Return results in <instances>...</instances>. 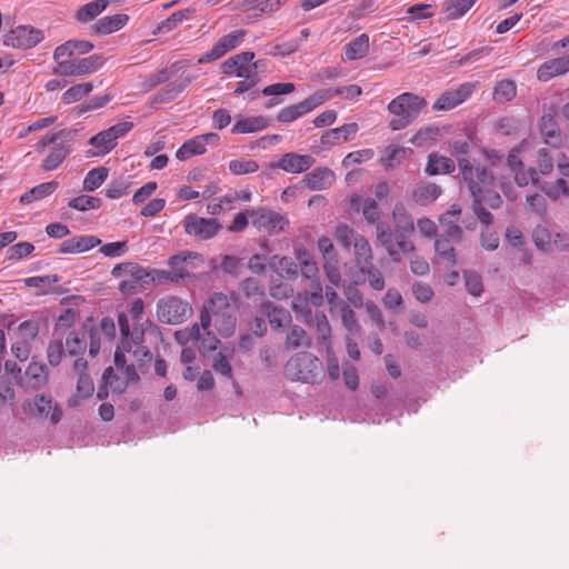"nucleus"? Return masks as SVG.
I'll return each mask as SVG.
<instances>
[{"label": "nucleus", "mask_w": 569, "mask_h": 569, "mask_svg": "<svg viewBox=\"0 0 569 569\" xmlns=\"http://www.w3.org/2000/svg\"><path fill=\"white\" fill-rule=\"evenodd\" d=\"M130 182L123 178L112 180L106 190V197L118 199L129 192Z\"/></svg>", "instance_id": "nucleus-58"}, {"label": "nucleus", "mask_w": 569, "mask_h": 569, "mask_svg": "<svg viewBox=\"0 0 569 569\" xmlns=\"http://www.w3.org/2000/svg\"><path fill=\"white\" fill-rule=\"evenodd\" d=\"M240 290L242 291L246 298H251L254 296L263 297L264 286L260 282V280L248 277L240 282Z\"/></svg>", "instance_id": "nucleus-52"}, {"label": "nucleus", "mask_w": 569, "mask_h": 569, "mask_svg": "<svg viewBox=\"0 0 569 569\" xmlns=\"http://www.w3.org/2000/svg\"><path fill=\"white\" fill-rule=\"evenodd\" d=\"M330 99L329 91H316L305 100L282 108L276 116V120L281 123H290L298 118L311 112L318 106Z\"/></svg>", "instance_id": "nucleus-6"}, {"label": "nucleus", "mask_w": 569, "mask_h": 569, "mask_svg": "<svg viewBox=\"0 0 569 569\" xmlns=\"http://www.w3.org/2000/svg\"><path fill=\"white\" fill-rule=\"evenodd\" d=\"M537 168L542 176H548L553 170L552 157L546 148L537 151Z\"/></svg>", "instance_id": "nucleus-64"}, {"label": "nucleus", "mask_w": 569, "mask_h": 569, "mask_svg": "<svg viewBox=\"0 0 569 569\" xmlns=\"http://www.w3.org/2000/svg\"><path fill=\"white\" fill-rule=\"evenodd\" d=\"M110 0H94L81 6L74 13L78 22L87 23L94 20L109 6Z\"/></svg>", "instance_id": "nucleus-30"}, {"label": "nucleus", "mask_w": 569, "mask_h": 569, "mask_svg": "<svg viewBox=\"0 0 569 569\" xmlns=\"http://www.w3.org/2000/svg\"><path fill=\"white\" fill-rule=\"evenodd\" d=\"M323 271H325V274H326L328 281L332 286L339 288L342 284V278H341V272L339 269V260L338 259L326 261L323 264Z\"/></svg>", "instance_id": "nucleus-61"}, {"label": "nucleus", "mask_w": 569, "mask_h": 569, "mask_svg": "<svg viewBox=\"0 0 569 569\" xmlns=\"http://www.w3.org/2000/svg\"><path fill=\"white\" fill-rule=\"evenodd\" d=\"M315 162V158L309 154L288 152L284 153L276 164H271V167L282 169L287 172L300 173L310 169Z\"/></svg>", "instance_id": "nucleus-16"}, {"label": "nucleus", "mask_w": 569, "mask_h": 569, "mask_svg": "<svg viewBox=\"0 0 569 569\" xmlns=\"http://www.w3.org/2000/svg\"><path fill=\"white\" fill-rule=\"evenodd\" d=\"M199 257H201V256L197 252L183 251L181 253L171 256L168 260V266L171 268V270L174 273L181 274V280L189 279V278L193 277V274H191L189 272L188 267L192 259H196Z\"/></svg>", "instance_id": "nucleus-27"}, {"label": "nucleus", "mask_w": 569, "mask_h": 569, "mask_svg": "<svg viewBox=\"0 0 569 569\" xmlns=\"http://www.w3.org/2000/svg\"><path fill=\"white\" fill-rule=\"evenodd\" d=\"M369 51V37L361 33L343 48V59L356 60L365 57Z\"/></svg>", "instance_id": "nucleus-31"}, {"label": "nucleus", "mask_w": 569, "mask_h": 569, "mask_svg": "<svg viewBox=\"0 0 569 569\" xmlns=\"http://www.w3.org/2000/svg\"><path fill=\"white\" fill-rule=\"evenodd\" d=\"M350 210L353 212L362 211L363 218L368 224L377 226L378 223H382L381 210L378 207L377 200L373 198L363 199L359 194H353L350 198Z\"/></svg>", "instance_id": "nucleus-15"}, {"label": "nucleus", "mask_w": 569, "mask_h": 569, "mask_svg": "<svg viewBox=\"0 0 569 569\" xmlns=\"http://www.w3.org/2000/svg\"><path fill=\"white\" fill-rule=\"evenodd\" d=\"M237 318L230 308L228 312L219 315L212 319V326L217 329L218 333L224 338L230 337L236 329Z\"/></svg>", "instance_id": "nucleus-36"}, {"label": "nucleus", "mask_w": 569, "mask_h": 569, "mask_svg": "<svg viewBox=\"0 0 569 569\" xmlns=\"http://www.w3.org/2000/svg\"><path fill=\"white\" fill-rule=\"evenodd\" d=\"M49 381V371L44 363L31 361L24 371L20 388L24 391H38Z\"/></svg>", "instance_id": "nucleus-12"}, {"label": "nucleus", "mask_w": 569, "mask_h": 569, "mask_svg": "<svg viewBox=\"0 0 569 569\" xmlns=\"http://www.w3.org/2000/svg\"><path fill=\"white\" fill-rule=\"evenodd\" d=\"M93 49V43L87 40H68L58 46L53 52V59L58 61L63 57H72L73 54H84Z\"/></svg>", "instance_id": "nucleus-24"}, {"label": "nucleus", "mask_w": 569, "mask_h": 569, "mask_svg": "<svg viewBox=\"0 0 569 569\" xmlns=\"http://www.w3.org/2000/svg\"><path fill=\"white\" fill-rule=\"evenodd\" d=\"M157 318L166 325H180L192 316L191 305L177 296H166L156 306Z\"/></svg>", "instance_id": "nucleus-3"}, {"label": "nucleus", "mask_w": 569, "mask_h": 569, "mask_svg": "<svg viewBox=\"0 0 569 569\" xmlns=\"http://www.w3.org/2000/svg\"><path fill=\"white\" fill-rule=\"evenodd\" d=\"M254 52L244 51L228 58L221 64L222 72L226 74L236 73L237 77H243L247 71H251L249 63L253 60Z\"/></svg>", "instance_id": "nucleus-19"}, {"label": "nucleus", "mask_w": 569, "mask_h": 569, "mask_svg": "<svg viewBox=\"0 0 569 569\" xmlns=\"http://www.w3.org/2000/svg\"><path fill=\"white\" fill-rule=\"evenodd\" d=\"M341 320L343 327L349 332L359 333L361 331V326L357 320L356 312L347 305L341 308Z\"/></svg>", "instance_id": "nucleus-60"}, {"label": "nucleus", "mask_w": 569, "mask_h": 569, "mask_svg": "<svg viewBox=\"0 0 569 569\" xmlns=\"http://www.w3.org/2000/svg\"><path fill=\"white\" fill-rule=\"evenodd\" d=\"M199 329H202L199 323H193L191 327L177 330L173 333L174 340L181 345L187 346L190 341H196L199 338Z\"/></svg>", "instance_id": "nucleus-55"}, {"label": "nucleus", "mask_w": 569, "mask_h": 569, "mask_svg": "<svg viewBox=\"0 0 569 569\" xmlns=\"http://www.w3.org/2000/svg\"><path fill=\"white\" fill-rule=\"evenodd\" d=\"M22 409L39 420L50 419L52 425H58L63 416L61 406L53 403L52 397L44 393H38L32 399L24 400Z\"/></svg>", "instance_id": "nucleus-4"}, {"label": "nucleus", "mask_w": 569, "mask_h": 569, "mask_svg": "<svg viewBox=\"0 0 569 569\" xmlns=\"http://www.w3.org/2000/svg\"><path fill=\"white\" fill-rule=\"evenodd\" d=\"M247 212L251 218L253 227L258 230L263 229L269 233L282 231L284 224L288 223V220L282 214L270 209H247Z\"/></svg>", "instance_id": "nucleus-8"}, {"label": "nucleus", "mask_w": 569, "mask_h": 569, "mask_svg": "<svg viewBox=\"0 0 569 569\" xmlns=\"http://www.w3.org/2000/svg\"><path fill=\"white\" fill-rule=\"evenodd\" d=\"M455 162L451 158L431 152L428 156L425 172L429 176L449 174L455 171Z\"/></svg>", "instance_id": "nucleus-26"}, {"label": "nucleus", "mask_w": 569, "mask_h": 569, "mask_svg": "<svg viewBox=\"0 0 569 569\" xmlns=\"http://www.w3.org/2000/svg\"><path fill=\"white\" fill-rule=\"evenodd\" d=\"M183 226L186 233L193 234L202 240L214 237L222 228L217 219L201 218L193 213L184 218Z\"/></svg>", "instance_id": "nucleus-9"}, {"label": "nucleus", "mask_w": 569, "mask_h": 569, "mask_svg": "<svg viewBox=\"0 0 569 569\" xmlns=\"http://www.w3.org/2000/svg\"><path fill=\"white\" fill-rule=\"evenodd\" d=\"M477 0H447L443 3V11L447 19H457L463 16Z\"/></svg>", "instance_id": "nucleus-41"}, {"label": "nucleus", "mask_w": 569, "mask_h": 569, "mask_svg": "<svg viewBox=\"0 0 569 569\" xmlns=\"http://www.w3.org/2000/svg\"><path fill=\"white\" fill-rule=\"evenodd\" d=\"M435 250L442 259L447 260L451 266H455L457 263L455 248L452 247L451 241L447 239V237H437L435 241Z\"/></svg>", "instance_id": "nucleus-49"}, {"label": "nucleus", "mask_w": 569, "mask_h": 569, "mask_svg": "<svg viewBox=\"0 0 569 569\" xmlns=\"http://www.w3.org/2000/svg\"><path fill=\"white\" fill-rule=\"evenodd\" d=\"M207 151V148L201 140L200 136H197L192 139L187 140L177 151L176 157L184 161L192 156L203 154Z\"/></svg>", "instance_id": "nucleus-37"}, {"label": "nucleus", "mask_w": 569, "mask_h": 569, "mask_svg": "<svg viewBox=\"0 0 569 569\" xmlns=\"http://www.w3.org/2000/svg\"><path fill=\"white\" fill-rule=\"evenodd\" d=\"M356 122L346 123L339 128L326 130L321 136V143L323 146H333L340 141H348L350 136L358 131Z\"/></svg>", "instance_id": "nucleus-25"}, {"label": "nucleus", "mask_w": 569, "mask_h": 569, "mask_svg": "<svg viewBox=\"0 0 569 569\" xmlns=\"http://www.w3.org/2000/svg\"><path fill=\"white\" fill-rule=\"evenodd\" d=\"M539 190L552 200L559 199L560 196L569 197V186L563 178L557 179L555 183L543 181Z\"/></svg>", "instance_id": "nucleus-46"}, {"label": "nucleus", "mask_w": 569, "mask_h": 569, "mask_svg": "<svg viewBox=\"0 0 569 569\" xmlns=\"http://www.w3.org/2000/svg\"><path fill=\"white\" fill-rule=\"evenodd\" d=\"M59 183L57 181H49L40 183L33 188H31L29 191L24 192L20 197V202L24 204H29L36 200H40L49 194H51L57 188Z\"/></svg>", "instance_id": "nucleus-34"}, {"label": "nucleus", "mask_w": 569, "mask_h": 569, "mask_svg": "<svg viewBox=\"0 0 569 569\" xmlns=\"http://www.w3.org/2000/svg\"><path fill=\"white\" fill-rule=\"evenodd\" d=\"M462 179L468 183L471 196L481 193L480 183L473 178V167L467 158H457Z\"/></svg>", "instance_id": "nucleus-43"}, {"label": "nucleus", "mask_w": 569, "mask_h": 569, "mask_svg": "<svg viewBox=\"0 0 569 569\" xmlns=\"http://www.w3.org/2000/svg\"><path fill=\"white\" fill-rule=\"evenodd\" d=\"M312 343L311 338L307 331L300 326H292L286 337L284 346L287 349H298L299 347H310Z\"/></svg>", "instance_id": "nucleus-39"}, {"label": "nucleus", "mask_w": 569, "mask_h": 569, "mask_svg": "<svg viewBox=\"0 0 569 569\" xmlns=\"http://www.w3.org/2000/svg\"><path fill=\"white\" fill-rule=\"evenodd\" d=\"M93 86L90 82L72 86L63 92L62 100L64 103L70 104L72 102L81 100L84 96L91 92Z\"/></svg>", "instance_id": "nucleus-50"}, {"label": "nucleus", "mask_w": 569, "mask_h": 569, "mask_svg": "<svg viewBox=\"0 0 569 569\" xmlns=\"http://www.w3.org/2000/svg\"><path fill=\"white\" fill-rule=\"evenodd\" d=\"M427 106L425 98L411 92H403L392 99L387 109L393 114L389 121V128L393 131L401 130L411 124L419 116L421 109Z\"/></svg>", "instance_id": "nucleus-1"}, {"label": "nucleus", "mask_w": 569, "mask_h": 569, "mask_svg": "<svg viewBox=\"0 0 569 569\" xmlns=\"http://www.w3.org/2000/svg\"><path fill=\"white\" fill-rule=\"evenodd\" d=\"M196 342H198V350L202 356L217 350L220 345V340L210 329H199V338L196 339Z\"/></svg>", "instance_id": "nucleus-44"}, {"label": "nucleus", "mask_w": 569, "mask_h": 569, "mask_svg": "<svg viewBox=\"0 0 569 569\" xmlns=\"http://www.w3.org/2000/svg\"><path fill=\"white\" fill-rule=\"evenodd\" d=\"M269 126V120L262 116L239 119L233 124L232 133H253Z\"/></svg>", "instance_id": "nucleus-32"}, {"label": "nucleus", "mask_w": 569, "mask_h": 569, "mask_svg": "<svg viewBox=\"0 0 569 569\" xmlns=\"http://www.w3.org/2000/svg\"><path fill=\"white\" fill-rule=\"evenodd\" d=\"M34 250V246L31 242H19L11 246L7 251V258L9 260H20L22 258L28 257Z\"/></svg>", "instance_id": "nucleus-62"}, {"label": "nucleus", "mask_w": 569, "mask_h": 569, "mask_svg": "<svg viewBox=\"0 0 569 569\" xmlns=\"http://www.w3.org/2000/svg\"><path fill=\"white\" fill-rule=\"evenodd\" d=\"M70 147L63 143L57 144L43 159L41 168L44 171L57 169L70 153Z\"/></svg>", "instance_id": "nucleus-35"}, {"label": "nucleus", "mask_w": 569, "mask_h": 569, "mask_svg": "<svg viewBox=\"0 0 569 569\" xmlns=\"http://www.w3.org/2000/svg\"><path fill=\"white\" fill-rule=\"evenodd\" d=\"M353 251L357 263L362 264L360 270L365 273L366 266L370 264L372 260V250L369 241L363 236H357L356 241L353 242Z\"/></svg>", "instance_id": "nucleus-38"}, {"label": "nucleus", "mask_w": 569, "mask_h": 569, "mask_svg": "<svg viewBox=\"0 0 569 569\" xmlns=\"http://www.w3.org/2000/svg\"><path fill=\"white\" fill-rule=\"evenodd\" d=\"M109 169L106 167H98L90 170L83 180V189L86 191H94L106 181Z\"/></svg>", "instance_id": "nucleus-45"}, {"label": "nucleus", "mask_w": 569, "mask_h": 569, "mask_svg": "<svg viewBox=\"0 0 569 569\" xmlns=\"http://www.w3.org/2000/svg\"><path fill=\"white\" fill-rule=\"evenodd\" d=\"M557 111L552 107L550 112L543 113L538 121L539 133L546 144L559 148L562 144L561 129L556 120Z\"/></svg>", "instance_id": "nucleus-11"}, {"label": "nucleus", "mask_w": 569, "mask_h": 569, "mask_svg": "<svg viewBox=\"0 0 569 569\" xmlns=\"http://www.w3.org/2000/svg\"><path fill=\"white\" fill-rule=\"evenodd\" d=\"M101 243L96 236H80L64 240L59 248V252L63 254L80 253L88 251Z\"/></svg>", "instance_id": "nucleus-21"}, {"label": "nucleus", "mask_w": 569, "mask_h": 569, "mask_svg": "<svg viewBox=\"0 0 569 569\" xmlns=\"http://www.w3.org/2000/svg\"><path fill=\"white\" fill-rule=\"evenodd\" d=\"M440 130L437 126H426L419 129L416 134L410 139L411 143L421 147L428 141L435 140Z\"/></svg>", "instance_id": "nucleus-54"}, {"label": "nucleus", "mask_w": 569, "mask_h": 569, "mask_svg": "<svg viewBox=\"0 0 569 569\" xmlns=\"http://www.w3.org/2000/svg\"><path fill=\"white\" fill-rule=\"evenodd\" d=\"M101 204H102V201L100 198H96V197H91V196H87V194H81L79 197H76V198L71 199L68 203V206L70 208H73V209H77L80 211H86L88 209H98L101 207Z\"/></svg>", "instance_id": "nucleus-53"}, {"label": "nucleus", "mask_w": 569, "mask_h": 569, "mask_svg": "<svg viewBox=\"0 0 569 569\" xmlns=\"http://www.w3.org/2000/svg\"><path fill=\"white\" fill-rule=\"evenodd\" d=\"M333 236L345 249L350 250L358 234H356L351 227L346 223H341L336 227Z\"/></svg>", "instance_id": "nucleus-51"}, {"label": "nucleus", "mask_w": 569, "mask_h": 569, "mask_svg": "<svg viewBox=\"0 0 569 569\" xmlns=\"http://www.w3.org/2000/svg\"><path fill=\"white\" fill-rule=\"evenodd\" d=\"M475 86L470 82L460 84L457 89L447 90L433 103V110H451L466 101L473 92Z\"/></svg>", "instance_id": "nucleus-13"}, {"label": "nucleus", "mask_w": 569, "mask_h": 569, "mask_svg": "<svg viewBox=\"0 0 569 569\" xmlns=\"http://www.w3.org/2000/svg\"><path fill=\"white\" fill-rule=\"evenodd\" d=\"M278 274L282 278L295 280L298 277V262L290 257H281L279 259Z\"/></svg>", "instance_id": "nucleus-57"}, {"label": "nucleus", "mask_w": 569, "mask_h": 569, "mask_svg": "<svg viewBox=\"0 0 569 569\" xmlns=\"http://www.w3.org/2000/svg\"><path fill=\"white\" fill-rule=\"evenodd\" d=\"M567 71H569V54L546 61L539 67L537 76L540 81L547 82L551 78L563 74Z\"/></svg>", "instance_id": "nucleus-23"}, {"label": "nucleus", "mask_w": 569, "mask_h": 569, "mask_svg": "<svg viewBox=\"0 0 569 569\" xmlns=\"http://www.w3.org/2000/svg\"><path fill=\"white\" fill-rule=\"evenodd\" d=\"M193 79L194 77L187 74L167 83L157 94L151 98L150 104L167 103L172 101L192 82Z\"/></svg>", "instance_id": "nucleus-17"}, {"label": "nucleus", "mask_w": 569, "mask_h": 569, "mask_svg": "<svg viewBox=\"0 0 569 569\" xmlns=\"http://www.w3.org/2000/svg\"><path fill=\"white\" fill-rule=\"evenodd\" d=\"M397 232L411 233L415 230L411 214L402 202H397L392 210Z\"/></svg>", "instance_id": "nucleus-33"}, {"label": "nucleus", "mask_w": 569, "mask_h": 569, "mask_svg": "<svg viewBox=\"0 0 569 569\" xmlns=\"http://www.w3.org/2000/svg\"><path fill=\"white\" fill-rule=\"evenodd\" d=\"M64 355V348L61 339L52 340L47 348V359L50 366L57 367L60 365Z\"/></svg>", "instance_id": "nucleus-56"}, {"label": "nucleus", "mask_w": 569, "mask_h": 569, "mask_svg": "<svg viewBox=\"0 0 569 569\" xmlns=\"http://www.w3.org/2000/svg\"><path fill=\"white\" fill-rule=\"evenodd\" d=\"M129 21V16L118 13L114 16L103 17L91 26L94 34L106 36L122 29Z\"/></svg>", "instance_id": "nucleus-22"}, {"label": "nucleus", "mask_w": 569, "mask_h": 569, "mask_svg": "<svg viewBox=\"0 0 569 569\" xmlns=\"http://www.w3.org/2000/svg\"><path fill=\"white\" fill-rule=\"evenodd\" d=\"M259 164L254 160H232L229 163V170L233 174H246L258 171Z\"/></svg>", "instance_id": "nucleus-63"}, {"label": "nucleus", "mask_w": 569, "mask_h": 569, "mask_svg": "<svg viewBox=\"0 0 569 569\" xmlns=\"http://www.w3.org/2000/svg\"><path fill=\"white\" fill-rule=\"evenodd\" d=\"M442 193V189L435 182L419 181L412 190V199L419 206L432 203Z\"/></svg>", "instance_id": "nucleus-20"}, {"label": "nucleus", "mask_w": 569, "mask_h": 569, "mask_svg": "<svg viewBox=\"0 0 569 569\" xmlns=\"http://www.w3.org/2000/svg\"><path fill=\"white\" fill-rule=\"evenodd\" d=\"M89 144L98 149L93 156H103L110 152L117 146V142L111 138L110 134H108L106 129L91 137L89 139Z\"/></svg>", "instance_id": "nucleus-40"}, {"label": "nucleus", "mask_w": 569, "mask_h": 569, "mask_svg": "<svg viewBox=\"0 0 569 569\" xmlns=\"http://www.w3.org/2000/svg\"><path fill=\"white\" fill-rule=\"evenodd\" d=\"M194 12V9H184L177 12H173L169 18L163 20L154 30L153 34H158L161 31H170L174 29L178 23L182 22V20L188 19L191 13Z\"/></svg>", "instance_id": "nucleus-48"}, {"label": "nucleus", "mask_w": 569, "mask_h": 569, "mask_svg": "<svg viewBox=\"0 0 569 569\" xmlns=\"http://www.w3.org/2000/svg\"><path fill=\"white\" fill-rule=\"evenodd\" d=\"M517 87L513 80H501L493 88V100L503 103L516 97Z\"/></svg>", "instance_id": "nucleus-42"}, {"label": "nucleus", "mask_w": 569, "mask_h": 569, "mask_svg": "<svg viewBox=\"0 0 569 569\" xmlns=\"http://www.w3.org/2000/svg\"><path fill=\"white\" fill-rule=\"evenodd\" d=\"M295 253L298 260V271L300 270L301 274L310 280L311 299L313 303H318L323 298L318 264L310 252L302 246L296 248Z\"/></svg>", "instance_id": "nucleus-5"}, {"label": "nucleus", "mask_w": 569, "mask_h": 569, "mask_svg": "<svg viewBox=\"0 0 569 569\" xmlns=\"http://www.w3.org/2000/svg\"><path fill=\"white\" fill-rule=\"evenodd\" d=\"M463 278L467 291L472 296H480V293L483 291V284L480 274H478L476 271L467 270L463 272Z\"/></svg>", "instance_id": "nucleus-59"}, {"label": "nucleus", "mask_w": 569, "mask_h": 569, "mask_svg": "<svg viewBox=\"0 0 569 569\" xmlns=\"http://www.w3.org/2000/svg\"><path fill=\"white\" fill-rule=\"evenodd\" d=\"M180 64L181 62H174L170 66V68H163L148 76L141 83L142 90L144 92H148L154 89L157 86L169 81L174 76V73L181 68Z\"/></svg>", "instance_id": "nucleus-28"}, {"label": "nucleus", "mask_w": 569, "mask_h": 569, "mask_svg": "<svg viewBox=\"0 0 569 569\" xmlns=\"http://www.w3.org/2000/svg\"><path fill=\"white\" fill-rule=\"evenodd\" d=\"M244 30H236L220 38L218 42L212 47L210 51L199 58V63H207L214 61L224 56L229 50L234 49L242 38L244 37Z\"/></svg>", "instance_id": "nucleus-14"}, {"label": "nucleus", "mask_w": 569, "mask_h": 569, "mask_svg": "<svg viewBox=\"0 0 569 569\" xmlns=\"http://www.w3.org/2000/svg\"><path fill=\"white\" fill-rule=\"evenodd\" d=\"M333 179V171L327 167L317 168L305 176V181L311 190H322L327 186H330Z\"/></svg>", "instance_id": "nucleus-29"}, {"label": "nucleus", "mask_w": 569, "mask_h": 569, "mask_svg": "<svg viewBox=\"0 0 569 569\" xmlns=\"http://www.w3.org/2000/svg\"><path fill=\"white\" fill-rule=\"evenodd\" d=\"M104 62V59L100 54H92L87 58H82L76 61V73L77 76H83L96 71Z\"/></svg>", "instance_id": "nucleus-47"}, {"label": "nucleus", "mask_w": 569, "mask_h": 569, "mask_svg": "<svg viewBox=\"0 0 569 569\" xmlns=\"http://www.w3.org/2000/svg\"><path fill=\"white\" fill-rule=\"evenodd\" d=\"M260 310L268 318L270 327L273 330L282 329L288 326L292 317L290 312L281 306H276L270 301H263L260 305Z\"/></svg>", "instance_id": "nucleus-18"}, {"label": "nucleus", "mask_w": 569, "mask_h": 569, "mask_svg": "<svg viewBox=\"0 0 569 569\" xmlns=\"http://www.w3.org/2000/svg\"><path fill=\"white\" fill-rule=\"evenodd\" d=\"M42 30L28 26H19L11 29L3 37V43L18 49H30L43 40Z\"/></svg>", "instance_id": "nucleus-7"}, {"label": "nucleus", "mask_w": 569, "mask_h": 569, "mask_svg": "<svg viewBox=\"0 0 569 569\" xmlns=\"http://www.w3.org/2000/svg\"><path fill=\"white\" fill-rule=\"evenodd\" d=\"M228 297L222 292H214L204 303L200 311L199 320L202 330L210 329L212 319L228 312L230 309Z\"/></svg>", "instance_id": "nucleus-10"}, {"label": "nucleus", "mask_w": 569, "mask_h": 569, "mask_svg": "<svg viewBox=\"0 0 569 569\" xmlns=\"http://www.w3.org/2000/svg\"><path fill=\"white\" fill-rule=\"evenodd\" d=\"M286 376L293 381L318 383L325 378L322 361L310 352H298L284 366Z\"/></svg>", "instance_id": "nucleus-2"}]
</instances>
